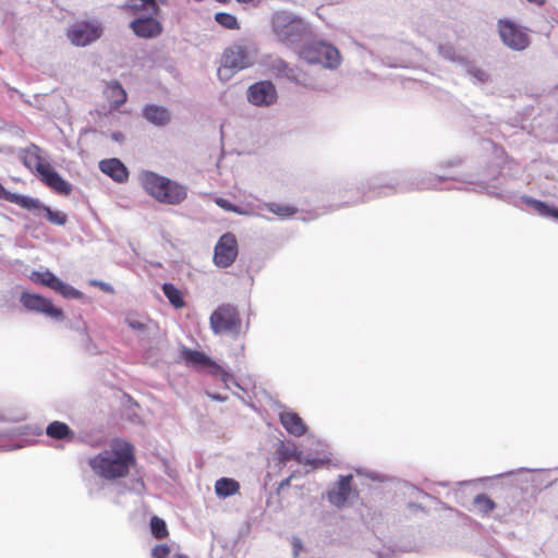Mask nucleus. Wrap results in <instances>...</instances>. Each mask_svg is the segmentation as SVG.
<instances>
[{
  "label": "nucleus",
  "mask_w": 558,
  "mask_h": 558,
  "mask_svg": "<svg viewBox=\"0 0 558 558\" xmlns=\"http://www.w3.org/2000/svg\"><path fill=\"white\" fill-rule=\"evenodd\" d=\"M136 463L134 446L124 439L113 438L109 449L90 457L87 461L90 470L100 478L114 481L130 475Z\"/></svg>",
  "instance_id": "f257e3e1"
},
{
  "label": "nucleus",
  "mask_w": 558,
  "mask_h": 558,
  "mask_svg": "<svg viewBox=\"0 0 558 558\" xmlns=\"http://www.w3.org/2000/svg\"><path fill=\"white\" fill-rule=\"evenodd\" d=\"M143 190L155 201L177 206L187 198V187L178 181L146 170L140 174Z\"/></svg>",
  "instance_id": "f03ea898"
},
{
  "label": "nucleus",
  "mask_w": 558,
  "mask_h": 558,
  "mask_svg": "<svg viewBox=\"0 0 558 558\" xmlns=\"http://www.w3.org/2000/svg\"><path fill=\"white\" fill-rule=\"evenodd\" d=\"M23 163L29 170H35L40 175L41 181L60 195L68 196L72 192V186L62 177L53 170L51 165L41 156V148L32 144L24 149Z\"/></svg>",
  "instance_id": "7ed1b4c3"
},
{
  "label": "nucleus",
  "mask_w": 558,
  "mask_h": 558,
  "mask_svg": "<svg viewBox=\"0 0 558 558\" xmlns=\"http://www.w3.org/2000/svg\"><path fill=\"white\" fill-rule=\"evenodd\" d=\"M214 333H228L238 337L242 331V319L238 308L231 304L219 305L209 317Z\"/></svg>",
  "instance_id": "20e7f679"
},
{
  "label": "nucleus",
  "mask_w": 558,
  "mask_h": 558,
  "mask_svg": "<svg viewBox=\"0 0 558 558\" xmlns=\"http://www.w3.org/2000/svg\"><path fill=\"white\" fill-rule=\"evenodd\" d=\"M272 29L278 40L292 45L302 40L306 32V25L301 19L281 12L274 16Z\"/></svg>",
  "instance_id": "39448f33"
},
{
  "label": "nucleus",
  "mask_w": 558,
  "mask_h": 558,
  "mask_svg": "<svg viewBox=\"0 0 558 558\" xmlns=\"http://www.w3.org/2000/svg\"><path fill=\"white\" fill-rule=\"evenodd\" d=\"M251 63L247 48L241 45H233L227 48L222 54L218 76L221 81H227L235 72L250 66Z\"/></svg>",
  "instance_id": "423d86ee"
},
{
  "label": "nucleus",
  "mask_w": 558,
  "mask_h": 558,
  "mask_svg": "<svg viewBox=\"0 0 558 558\" xmlns=\"http://www.w3.org/2000/svg\"><path fill=\"white\" fill-rule=\"evenodd\" d=\"M497 28L504 45L512 50L522 51L531 44L527 29L510 20L500 19L497 23Z\"/></svg>",
  "instance_id": "0eeeda50"
},
{
  "label": "nucleus",
  "mask_w": 558,
  "mask_h": 558,
  "mask_svg": "<svg viewBox=\"0 0 558 558\" xmlns=\"http://www.w3.org/2000/svg\"><path fill=\"white\" fill-rule=\"evenodd\" d=\"M102 35V27L98 22L80 21L73 24L66 36L72 45L76 47H85Z\"/></svg>",
  "instance_id": "6e6552de"
},
{
  "label": "nucleus",
  "mask_w": 558,
  "mask_h": 558,
  "mask_svg": "<svg viewBox=\"0 0 558 558\" xmlns=\"http://www.w3.org/2000/svg\"><path fill=\"white\" fill-rule=\"evenodd\" d=\"M239 254L238 240L231 232L222 234L215 245L214 264L220 268L231 266Z\"/></svg>",
  "instance_id": "1a4fd4ad"
},
{
  "label": "nucleus",
  "mask_w": 558,
  "mask_h": 558,
  "mask_svg": "<svg viewBox=\"0 0 558 558\" xmlns=\"http://www.w3.org/2000/svg\"><path fill=\"white\" fill-rule=\"evenodd\" d=\"M29 278L34 283L47 287L65 299H81L83 296L81 291L61 281L50 270L33 271Z\"/></svg>",
  "instance_id": "9d476101"
},
{
  "label": "nucleus",
  "mask_w": 558,
  "mask_h": 558,
  "mask_svg": "<svg viewBox=\"0 0 558 558\" xmlns=\"http://www.w3.org/2000/svg\"><path fill=\"white\" fill-rule=\"evenodd\" d=\"M20 302L28 311L41 313L56 319L63 318L62 310L56 307L51 300L43 295L23 292L21 294Z\"/></svg>",
  "instance_id": "9b49d317"
},
{
  "label": "nucleus",
  "mask_w": 558,
  "mask_h": 558,
  "mask_svg": "<svg viewBox=\"0 0 558 558\" xmlns=\"http://www.w3.org/2000/svg\"><path fill=\"white\" fill-rule=\"evenodd\" d=\"M277 98V89L270 81H259L247 88V100L256 107L271 106Z\"/></svg>",
  "instance_id": "f8f14e48"
},
{
  "label": "nucleus",
  "mask_w": 558,
  "mask_h": 558,
  "mask_svg": "<svg viewBox=\"0 0 558 558\" xmlns=\"http://www.w3.org/2000/svg\"><path fill=\"white\" fill-rule=\"evenodd\" d=\"M157 15H147L145 17H137L130 24L134 34L141 38H154L162 33V25L156 19Z\"/></svg>",
  "instance_id": "ddd939ff"
},
{
  "label": "nucleus",
  "mask_w": 558,
  "mask_h": 558,
  "mask_svg": "<svg viewBox=\"0 0 558 558\" xmlns=\"http://www.w3.org/2000/svg\"><path fill=\"white\" fill-rule=\"evenodd\" d=\"M352 480L351 474L340 476L336 486L328 492V499L333 506L341 508L347 504L352 493Z\"/></svg>",
  "instance_id": "4468645a"
},
{
  "label": "nucleus",
  "mask_w": 558,
  "mask_h": 558,
  "mask_svg": "<svg viewBox=\"0 0 558 558\" xmlns=\"http://www.w3.org/2000/svg\"><path fill=\"white\" fill-rule=\"evenodd\" d=\"M181 359L187 366L195 368L211 367L215 368L217 373L222 372L221 367L217 365L209 356L197 350L183 347L181 349Z\"/></svg>",
  "instance_id": "2eb2a0df"
},
{
  "label": "nucleus",
  "mask_w": 558,
  "mask_h": 558,
  "mask_svg": "<svg viewBox=\"0 0 558 558\" xmlns=\"http://www.w3.org/2000/svg\"><path fill=\"white\" fill-rule=\"evenodd\" d=\"M99 169L102 173L107 174L119 183L125 182L129 178V171L126 167L118 158L101 160L99 162Z\"/></svg>",
  "instance_id": "dca6fc26"
},
{
  "label": "nucleus",
  "mask_w": 558,
  "mask_h": 558,
  "mask_svg": "<svg viewBox=\"0 0 558 558\" xmlns=\"http://www.w3.org/2000/svg\"><path fill=\"white\" fill-rule=\"evenodd\" d=\"M279 420H280V423L282 424V426L286 428V430L295 437H301V436L305 435L307 432V427H306L304 421L295 412H292V411L282 412V413H280Z\"/></svg>",
  "instance_id": "f3484780"
},
{
  "label": "nucleus",
  "mask_w": 558,
  "mask_h": 558,
  "mask_svg": "<svg viewBox=\"0 0 558 558\" xmlns=\"http://www.w3.org/2000/svg\"><path fill=\"white\" fill-rule=\"evenodd\" d=\"M158 3H166V0H130L123 9L133 14L145 12L147 15H158L160 12Z\"/></svg>",
  "instance_id": "a211bd4d"
},
{
  "label": "nucleus",
  "mask_w": 558,
  "mask_h": 558,
  "mask_svg": "<svg viewBox=\"0 0 558 558\" xmlns=\"http://www.w3.org/2000/svg\"><path fill=\"white\" fill-rule=\"evenodd\" d=\"M276 454L281 464H286L291 460L299 463L302 461V451L299 450L298 446L293 442L280 441L277 446Z\"/></svg>",
  "instance_id": "6ab92c4d"
},
{
  "label": "nucleus",
  "mask_w": 558,
  "mask_h": 558,
  "mask_svg": "<svg viewBox=\"0 0 558 558\" xmlns=\"http://www.w3.org/2000/svg\"><path fill=\"white\" fill-rule=\"evenodd\" d=\"M105 93L113 109L120 108L126 101V92L117 81L108 82Z\"/></svg>",
  "instance_id": "aec40b11"
},
{
  "label": "nucleus",
  "mask_w": 558,
  "mask_h": 558,
  "mask_svg": "<svg viewBox=\"0 0 558 558\" xmlns=\"http://www.w3.org/2000/svg\"><path fill=\"white\" fill-rule=\"evenodd\" d=\"M143 114L149 122L159 126H163L170 121L168 110L156 105H147L143 110Z\"/></svg>",
  "instance_id": "412c9836"
},
{
  "label": "nucleus",
  "mask_w": 558,
  "mask_h": 558,
  "mask_svg": "<svg viewBox=\"0 0 558 558\" xmlns=\"http://www.w3.org/2000/svg\"><path fill=\"white\" fill-rule=\"evenodd\" d=\"M319 53V62H322L325 66L335 69L338 68L341 63V56L338 49L330 45H320L317 49Z\"/></svg>",
  "instance_id": "4be33fe9"
},
{
  "label": "nucleus",
  "mask_w": 558,
  "mask_h": 558,
  "mask_svg": "<svg viewBox=\"0 0 558 558\" xmlns=\"http://www.w3.org/2000/svg\"><path fill=\"white\" fill-rule=\"evenodd\" d=\"M46 434L48 437L57 440H72L74 437V433L69 425L60 421L51 422L46 428Z\"/></svg>",
  "instance_id": "5701e85b"
},
{
  "label": "nucleus",
  "mask_w": 558,
  "mask_h": 558,
  "mask_svg": "<svg viewBox=\"0 0 558 558\" xmlns=\"http://www.w3.org/2000/svg\"><path fill=\"white\" fill-rule=\"evenodd\" d=\"M161 289L169 303L174 308L180 310L186 305L183 291L177 288L173 283L166 282L162 284Z\"/></svg>",
  "instance_id": "b1692460"
},
{
  "label": "nucleus",
  "mask_w": 558,
  "mask_h": 558,
  "mask_svg": "<svg viewBox=\"0 0 558 558\" xmlns=\"http://www.w3.org/2000/svg\"><path fill=\"white\" fill-rule=\"evenodd\" d=\"M240 490V484L238 481L230 477H221L215 483V492L217 496L227 498L229 496L238 494Z\"/></svg>",
  "instance_id": "393cba45"
},
{
  "label": "nucleus",
  "mask_w": 558,
  "mask_h": 558,
  "mask_svg": "<svg viewBox=\"0 0 558 558\" xmlns=\"http://www.w3.org/2000/svg\"><path fill=\"white\" fill-rule=\"evenodd\" d=\"M5 201L14 203L26 209H43L44 207L37 198L13 194L10 192L8 193V196H5Z\"/></svg>",
  "instance_id": "a878e982"
},
{
  "label": "nucleus",
  "mask_w": 558,
  "mask_h": 558,
  "mask_svg": "<svg viewBox=\"0 0 558 558\" xmlns=\"http://www.w3.org/2000/svg\"><path fill=\"white\" fill-rule=\"evenodd\" d=\"M265 208L271 214L278 216L279 218H289L294 216L298 213V208L292 205L287 204H278L275 202L266 203Z\"/></svg>",
  "instance_id": "bb28decb"
},
{
  "label": "nucleus",
  "mask_w": 558,
  "mask_h": 558,
  "mask_svg": "<svg viewBox=\"0 0 558 558\" xmlns=\"http://www.w3.org/2000/svg\"><path fill=\"white\" fill-rule=\"evenodd\" d=\"M150 531L154 537L157 539H163L169 535L165 520L157 515H154L150 519Z\"/></svg>",
  "instance_id": "cd10ccee"
},
{
  "label": "nucleus",
  "mask_w": 558,
  "mask_h": 558,
  "mask_svg": "<svg viewBox=\"0 0 558 558\" xmlns=\"http://www.w3.org/2000/svg\"><path fill=\"white\" fill-rule=\"evenodd\" d=\"M271 70L279 76H286L289 80H296L294 69L290 68L289 64L281 59L272 62Z\"/></svg>",
  "instance_id": "c85d7f7f"
},
{
  "label": "nucleus",
  "mask_w": 558,
  "mask_h": 558,
  "mask_svg": "<svg viewBox=\"0 0 558 558\" xmlns=\"http://www.w3.org/2000/svg\"><path fill=\"white\" fill-rule=\"evenodd\" d=\"M526 204L533 207L542 216H550L558 219V209L549 207L544 202L537 199H527Z\"/></svg>",
  "instance_id": "c756f323"
},
{
  "label": "nucleus",
  "mask_w": 558,
  "mask_h": 558,
  "mask_svg": "<svg viewBox=\"0 0 558 558\" xmlns=\"http://www.w3.org/2000/svg\"><path fill=\"white\" fill-rule=\"evenodd\" d=\"M215 20L218 24L228 29H239L240 24L236 17L230 13L219 12L215 15Z\"/></svg>",
  "instance_id": "7c9ffc66"
},
{
  "label": "nucleus",
  "mask_w": 558,
  "mask_h": 558,
  "mask_svg": "<svg viewBox=\"0 0 558 558\" xmlns=\"http://www.w3.org/2000/svg\"><path fill=\"white\" fill-rule=\"evenodd\" d=\"M474 505L484 514L493 511L496 507L495 502L486 494L475 496Z\"/></svg>",
  "instance_id": "2f4dec72"
},
{
  "label": "nucleus",
  "mask_w": 558,
  "mask_h": 558,
  "mask_svg": "<svg viewBox=\"0 0 558 558\" xmlns=\"http://www.w3.org/2000/svg\"><path fill=\"white\" fill-rule=\"evenodd\" d=\"M43 210L46 213L47 220L53 225L64 226L68 221V216L62 211H54L47 206H44Z\"/></svg>",
  "instance_id": "473e14b6"
},
{
  "label": "nucleus",
  "mask_w": 558,
  "mask_h": 558,
  "mask_svg": "<svg viewBox=\"0 0 558 558\" xmlns=\"http://www.w3.org/2000/svg\"><path fill=\"white\" fill-rule=\"evenodd\" d=\"M468 74L477 83L485 84L488 83L490 77L487 71L484 69L476 66V65H470L468 68Z\"/></svg>",
  "instance_id": "72a5a7b5"
},
{
  "label": "nucleus",
  "mask_w": 558,
  "mask_h": 558,
  "mask_svg": "<svg viewBox=\"0 0 558 558\" xmlns=\"http://www.w3.org/2000/svg\"><path fill=\"white\" fill-rule=\"evenodd\" d=\"M215 202H216V204H217L220 208H222V209H225V210H227V211L236 213V214H239V215H244V214H245V213H244V210H242L239 206H235V205L231 204V203H230L228 199H226V198L218 197V198H216V201H215Z\"/></svg>",
  "instance_id": "f704fd0d"
},
{
  "label": "nucleus",
  "mask_w": 558,
  "mask_h": 558,
  "mask_svg": "<svg viewBox=\"0 0 558 558\" xmlns=\"http://www.w3.org/2000/svg\"><path fill=\"white\" fill-rule=\"evenodd\" d=\"M170 551V547L167 544H159L151 549V556L153 558H168Z\"/></svg>",
  "instance_id": "c9c22d12"
},
{
  "label": "nucleus",
  "mask_w": 558,
  "mask_h": 558,
  "mask_svg": "<svg viewBox=\"0 0 558 558\" xmlns=\"http://www.w3.org/2000/svg\"><path fill=\"white\" fill-rule=\"evenodd\" d=\"M125 323L133 330L143 331L146 328V325L144 323L137 320L134 317H126Z\"/></svg>",
  "instance_id": "e433bc0d"
},
{
  "label": "nucleus",
  "mask_w": 558,
  "mask_h": 558,
  "mask_svg": "<svg viewBox=\"0 0 558 558\" xmlns=\"http://www.w3.org/2000/svg\"><path fill=\"white\" fill-rule=\"evenodd\" d=\"M295 477V472H293L289 477L281 481L278 485L277 493L280 494L286 487H289L291 485L292 478Z\"/></svg>",
  "instance_id": "4c0bfd02"
},
{
  "label": "nucleus",
  "mask_w": 558,
  "mask_h": 558,
  "mask_svg": "<svg viewBox=\"0 0 558 558\" xmlns=\"http://www.w3.org/2000/svg\"><path fill=\"white\" fill-rule=\"evenodd\" d=\"M529 2H532L536 5H543L545 3V0H527Z\"/></svg>",
  "instance_id": "58836bf2"
},
{
  "label": "nucleus",
  "mask_w": 558,
  "mask_h": 558,
  "mask_svg": "<svg viewBox=\"0 0 558 558\" xmlns=\"http://www.w3.org/2000/svg\"><path fill=\"white\" fill-rule=\"evenodd\" d=\"M175 558H187V557L184 555H177Z\"/></svg>",
  "instance_id": "ea45409f"
}]
</instances>
